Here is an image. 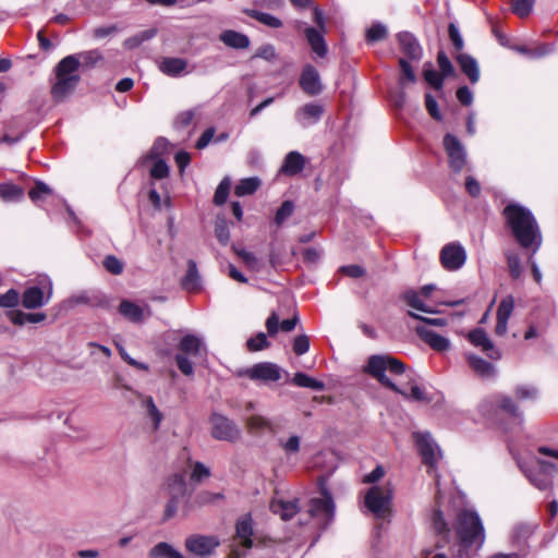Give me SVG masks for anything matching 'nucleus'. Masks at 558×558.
I'll return each instance as SVG.
<instances>
[{"mask_svg":"<svg viewBox=\"0 0 558 558\" xmlns=\"http://www.w3.org/2000/svg\"><path fill=\"white\" fill-rule=\"evenodd\" d=\"M507 226L521 247L535 254L543 242L539 226L533 214L518 204H509L504 209Z\"/></svg>","mask_w":558,"mask_h":558,"instance_id":"obj_1","label":"nucleus"},{"mask_svg":"<svg viewBox=\"0 0 558 558\" xmlns=\"http://www.w3.org/2000/svg\"><path fill=\"white\" fill-rule=\"evenodd\" d=\"M80 60L76 56H66L56 65L51 83V97L54 101H64L76 88L81 76Z\"/></svg>","mask_w":558,"mask_h":558,"instance_id":"obj_2","label":"nucleus"},{"mask_svg":"<svg viewBox=\"0 0 558 558\" xmlns=\"http://www.w3.org/2000/svg\"><path fill=\"white\" fill-rule=\"evenodd\" d=\"M405 371L404 364L387 354H377L368 357L367 364L364 367V372L371 375L373 378L378 380L384 387L400 393L404 398H409V395L400 389L393 381L386 375V372H390L392 375H401Z\"/></svg>","mask_w":558,"mask_h":558,"instance_id":"obj_3","label":"nucleus"},{"mask_svg":"<svg viewBox=\"0 0 558 558\" xmlns=\"http://www.w3.org/2000/svg\"><path fill=\"white\" fill-rule=\"evenodd\" d=\"M454 531L463 548L481 547L485 541V531L478 514L462 510L457 517Z\"/></svg>","mask_w":558,"mask_h":558,"instance_id":"obj_4","label":"nucleus"},{"mask_svg":"<svg viewBox=\"0 0 558 558\" xmlns=\"http://www.w3.org/2000/svg\"><path fill=\"white\" fill-rule=\"evenodd\" d=\"M318 488L320 497L311 499L308 512L319 525L326 527L333 520L335 502L325 478L319 480Z\"/></svg>","mask_w":558,"mask_h":558,"instance_id":"obj_5","label":"nucleus"},{"mask_svg":"<svg viewBox=\"0 0 558 558\" xmlns=\"http://www.w3.org/2000/svg\"><path fill=\"white\" fill-rule=\"evenodd\" d=\"M162 493L168 498L162 521H168L177 514L181 501L186 496V483L183 475L173 474L170 476L162 487Z\"/></svg>","mask_w":558,"mask_h":558,"instance_id":"obj_6","label":"nucleus"},{"mask_svg":"<svg viewBox=\"0 0 558 558\" xmlns=\"http://www.w3.org/2000/svg\"><path fill=\"white\" fill-rule=\"evenodd\" d=\"M391 499L392 489L389 484L375 485L365 494L364 502L376 518H384L390 508Z\"/></svg>","mask_w":558,"mask_h":558,"instance_id":"obj_7","label":"nucleus"},{"mask_svg":"<svg viewBox=\"0 0 558 558\" xmlns=\"http://www.w3.org/2000/svg\"><path fill=\"white\" fill-rule=\"evenodd\" d=\"M52 295V282L49 278L40 281V287L34 286L25 289L22 294V305L27 310H35L46 305Z\"/></svg>","mask_w":558,"mask_h":558,"instance_id":"obj_8","label":"nucleus"},{"mask_svg":"<svg viewBox=\"0 0 558 558\" xmlns=\"http://www.w3.org/2000/svg\"><path fill=\"white\" fill-rule=\"evenodd\" d=\"M209 422L211 425L210 434L215 439L233 442L240 438L239 427L227 416L213 413Z\"/></svg>","mask_w":558,"mask_h":558,"instance_id":"obj_9","label":"nucleus"},{"mask_svg":"<svg viewBox=\"0 0 558 558\" xmlns=\"http://www.w3.org/2000/svg\"><path fill=\"white\" fill-rule=\"evenodd\" d=\"M444 147L448 156L450 169L459 173L466 166V151L459 138L452 134L444 137Z\"/></svg>","mask_w":558,"mask_h":558,"instance_id":"obj_10","label":"nucleus"},{"mask_svg":"<svg viewBox=\"0 0 558 558\" xmlns=\"http://www.w3.org/2000/svg\"><path fill=\"white\" fill-rule=\"evenodd\" d=\"M281 373L282 369L277 364L271 362H260L240 372V375L246 376L256 381L271 383L278 381L281 378Z\"/></svg>","mask_w":558,"mask_h":558,"instance_id":"obj_11","label":"nucleus"},{"mask_svg":"<svg viewBox=\"0 0 558 558\" xmlns=\"http://www.w3.org/2000/svg\"><path fill=\"white\" fill-rule=\"evenodd\" d=\"M219 545V538L214 535L194 534L185 539V548L199 557L210 556Z\"/></svg>","mask_w":558,"mask_h":558,"instance_id":"obj_12","label":"nucleus"},{"mask_svg":"<svg viewBox=\"0 0 558 558\" xmlns=\"http://www.w3.org/2000/svg\"><path fill=\"white\" fill-rule=\"evenodd\" d=\"M414 438L424 464L428 465L429 468L435 466L440 452L430 435L428 433H415Z\"/></svg>","mask_w":558,"mask_h":558,"instance_id":"obj_13","label":"nucleus"},{"mask_svg":"<svg viewBox=\"0 0 558 558\" xmlns=\"http://www.w3.org/2000/svg\"><path fill=\"white\" fill-rule=\"evenodd\" d=\"M466 259L465 250L457 243H450L442 247L440 252V262L447 270H457L461 268Z\"/></svg>","mask_w":558,"mask_h":558,"instance_id":"obj_14","label":"nucleus"},{"mask_svg":"<svg viewBox=\"0 0 558 558\" xmlns=\"http://www.w3.org/2000/svg\"><path fill=\"white\" fill-rule=\"evenodd\" d=\"M301 89L308 96H316L322 93L323 84L317 70L307 64L303 68L299 78Z\"/></svg>","mask_w":558,"mask_h":558,"instance_id":"obj_15","label":"nucleus"},{"mask_svg":"<svg viewBox=\"0 0 558 558\" xmlns=\"http://www.w3.org/2000/svg\"><path fill=\"white\" fill-rule=\"evenodd\" d=\"M324 112L325 109L322 105L308 102L296 110L295 119L303 128H307L308 125L317 123Z\"/></svg>","mask_w":558,"mask_h":558,"instance_id":"obj_16","label":"nucleus"},{"mask_svg":"<svg viewBox=\"0 0 558 558\" xmlns=\"http://www.w3.org/2000/svg\"><path fill=\"white\" fill-rule=\"evenodd\" d=\"M469 341L480 348L487 356L492 360H499L500 352L494 348L493 342L488 338L487 333L482 328H476L469 332L468 335Z\"/></svg>","mask_w":558,"mask_h":558,"instance_id":"obj_17","label":"nucleus"},{"mask_svg":"<svg viewBox=\"0 0 558 558\" xmlns=\"http://www.w3.org/2000/svg\"><path fill=\"white\" fill-rule=\"evenodd\" d=\"M514 308V299L512 295L505 296L498 306L497 310V324L495 327V332L498 336H505L508 330V320L512 315Z\"/></svg>","mask_w":558,"mask_h":558,"instance_id":"obj_18","label":"nucleus"},{"mask_svg":"<svg viewBox=\"0 0 558 558\" xmlns=\"http://www.w3.org/2000/svg\"><path fill=\"white\" fill-rule=\"evenodd\" d=\"M415 331L435 351L444 352L450 348V341L446 337L436 333L425 325L417 326Z\"/></svg>","mask_w":558,"mask_h":558,"instance_id":"obj_19","label":"nucleus"},{"mask_svg":"<svg viewBox=\"0 0 558 558\" xmlns=\"http://www.w3.org/2000/svg\"><path fill=\"white\" fill-rule=\"evenodd\" d=\"M398 41L401 51L411 60H420L422 57V48L417 39L409 32L398 34Z\"/></svg>","mask_w":558,"mask_h":558,"instance_id":"obj_20","label":"nucleus"},{"mask_svg":"<svg viewBox=\"0 0 558 558\" xmlns=\"http://www.w3.org/2000/svg\"><path fill=\"white\" fill-rule=\"evenodd\" d=\"M69 302L72 305H87L90 307H102L106 305L105 296L96 291H82L72 295Z\"/></svg>","mask_w":558,"mask_h":558,"instance_id":"obj_21","label":"nucleus"},{"mask_svg":"<svg viewBox=\"0 0 558 558\" xmlns=\"http://www.w3.org/2000/svg\"><path fill=\"white\" fill-rule=\"evenodd\" d=\"M298 322L299 317L298 315H294L293 317L284 319L281 323H279V316L277 315V313L272 312L266 319V328L269 336H275L279 329H281L284 332L292 331L295 328Z\"/></svg>","mask_w":558,"mask_h":558,"instance_id":"obj_22","label":"nucleus"},{"mask_svg":"<svg viewBox=\"0 0 558 558\" xmlns=\"http://www.w3.org/2000/svg\"><path fill=\"white\" fill-rule=\"evenodd\" d=\"M539 472L530 476V481L538 489H546L551 486L550 473L555 470V465L550 462L538 460Z\"/></svg>","mask_w":558,"mask_h":558,"instance_id":"obj_23","label":"nucleus"},{"mask_svg":"<svg viewBox=\"0 0 558 558\" xmlns=\"http://www.w3.org/2000/svg\"><path fill=\"white\" fill-rule=\"evenodd\" d=\"M247 432L252 435L275 434L276 426L272 422L260 415H252L246 420Z\"/></svg>","mask_w":558,"mask_h":558,"instance_id":"obj_24","label":"nucleus"},{"mask_svg":"<svg viewBox=\"0 0 558 558\" xmlns=\"http://www.w3.org/2000/svg\"><path fill=\"white\" fill-rule=\"evenodd\" d=\"M270 509L275 514L280 515L282 520H290L294 514L298 513L300 507L298 500H282L276 499L270 504Z\"/></svg>","mask_w":558,"mask_h":558,"instance_id":"obj_25","label":"nucleus"},{"mask_svg":"<svg viewBox=\"0 0 558 558\" xmlns=\"http://www.w3.org/2000/svg\"><path fill=\"white\" fill-rule=\"evenodd\" d=\"M202 340L194 335L184 336L179 343L180 354H184L191 357H197L202 355L203 350Z\"/></svg>","mask_w":558,"mask_h":558,"instance_id":"obj_26","label":"nucleus"},{"mask_svg":"<svg viewBox=\"0 0 558 558\" xmlns=\"http://www.w3.org/2000/svg\"><path fill=\"white\" fill-rule=\"evenodd\" d=\"M305 166V158L298 151H290L281 167V172L287 175H295L300 173Z\"/></svg>","mask_w":558,"mask_h":558,"instance_id":"obj_27","label":"nucleus"},{"mask_svg":"<svg viewBox=\"0 0 558 558\" xmlns=\"http://www.w3.org/2000/svg\"><path fill=\"white\" fill-rule=\"evenodd\" d=\"M119 313L132 323H142L145 319V310L129 300L121 301Z\"/></svg>","mask_w":558,"mask_h":558,"instance_id":"obj_28","label":"nucleus"},{"mask_svg":"<svg viewBox=\"0 0 558 558\" xmlns=\"http://www.w3.org/2000/svg\"><path fill=\"white\" fill-rule=\"evenodd\" d=\"M253 535V525L250 517H244L236 522L235 536L239 539L240 544L250 548L253 544L252 541Z\"/></svg>","mask_w":558,"mask_h":558,"instance_id":"obj_29","label":"nucleus"},{"mask_svg":"<svg viewBox=\"0 0 558 558\" xmlns=\"http://www.w3.org/2000/svg\"><path fill=\"white\" fill-rule=\"evenodd\" d=\"M182 288L189 292H195L201 287V278L196 263L192 259L187 262V270L181 280Z\"/></svg>","mask_w":558,"mask_h":558,"instance_id":"obj_30","label":"nucleus"},{"mask_svg":"<svg viewBox=\"0 0 558 558\" xmlns=\"http://www.w3.org/2000/svg\"><path fill=\"white\" fill-rule=\"evenodd\" d=\"M220 40L228 47L245 49L250 46V38L235 31H225L220 34Z\"/></svg>","mask_w":558,"mask_h":558,"instance_id":"obj_31","label":"nucleus"},{"mask_svg":"<svg viewBox=\"0 0 558 558\" xmlns=\"http://www.w3.org/2000/svg\"><path fill=\"white\" fill-rule=\"evenodd\" d=\"M305 37H306L312 50L318 57L326 56V53H327L326 41L319 31H317L314 27H307L305 29Z\"/></svg>","mask_w":558,"mask_h":558,"instance_id":"obj_32","label":"nucleus"},{"mask_svg":"<svg viewBox=\"0 0 558 558\" xmlns=\"http://www.w3.org/2000/svg\"><path fill=\"white\" fill-rule=\"evenodd\" d=\"M462 72L469 77L471 83H476L480 78L477 62L469 54L461 53L457 58Z\"/></svg>","mask_w":558,"mask_h":558,"instance_id":"obj_33","label":"nucleus"},{"mask_svg":"<svg viewBox=\"0 0 558 558\" xmlns=\"http://www.w3.org/2000/svg\"><path fill=\"white\" fill-rule=\"evenodd\" d=\"M468 362L471 368L481 377L493 378L496 375L495 366L476 355H469Z\"/></svg>","mask_w":558,"mask_h":558,"instance_id":"obj_34","label":"nucleus"},{"mask_svg":"<svg viewBox=\"0 0 558 558\" xmlns=\"http://www.w3.org/2000/svg\"><path fill=\"white\" fill-rule=\"evenodd\" d=\"M142 407L145 410L146 416L150 420L153 429L157 430L163 418L162 413L158 410L155 404L153 397H145L142 401Z\"/></svg>","mask_w":558,"mask_h":558,"instance_id":"obj_35","label":"nucleus"},{"mask_svg":"<svg viewBox=\"0 0 558 558\" xmlns=\"http://www.w3.org/2000/svg\"><path fill=\"white\" fill-rule=\"evenodd\" d=\"M495 402L499 409L507 412L511 417L518 421L519 424L523 422V414L519 411L514 401L507 396H496Z\"/></svg>","mask_w":558,"mask_h":558,"instance_id":"obj_36","label":"nucleus"},{"mask_svg":"<svg viewBox=\"0 0 558 558\" xmlns=\"http://www.w3.org/2000/svg\"><path fill=\"white\" fill-rule=\"evenodd\" d=\"M149 558H184L183 555L166 542H160L150 548Z\"/></svg>","mask_w":558,"mask_h":558,"instance_id":"obj_37","label":"nucleus"},{"mask_svg":"<svg viewBox=\"0 0 558 558\" xmlns=\"http://www.w3.org/2000/svg\"><path fill=\"white\" fill-rule=\"evenodd\" d=\"M186 61L180 58H165L160 70L170 76H179L186 68Z\"/></svg>","mask_w":558,"mask_h":558,"instance_id":"obj_38","label":"nucleus"},{"mask_svg":"<svg viewBox=\"0 0 558 558\" xmlns=\"http://www.w3.org/2000/svg\"><path fill=\"white\" fill-rule=\"evenodd\" d=\"M260 186V180L257 177L246 178L239 181L235 185L234 194L239 197L252 195Z\"/></svg>","mask_w":558,"mask_h":558,"instance_id":"obj_39","label":"nucleus"},{"mask_svg":"<svg viewBox=\"0 0 558 558\" xmlns=\"http://www.w3.org/2000/svg\"><path fill=\"white\" fill-rule=\"evenodd\" d=\"M292 384L298 387L311 388L316 391H320L325 388V385L323 381L312 378L302 372L294 374V376L292 378Z\"/></svg>","mask_w":558,"mask_h":558,"instance_id":"obj_40","label":"nucleus"},{"mask_svg":"<svg viewBox=\"0 0 558 558\" xmlns=\"http://www.w3.org/2000/svg\"><path fill=\"white\" fill-rule=\"evenodd\" d=\"M24 191L22 187L12 184L3 183L0 184V198L4 202H15L23 197Z\"/></svg>","mask_w":558,"mask_h":558,"instance_id":"obj_41","label":"nucleus"},{"mask_svg":"<svg viewBox=\"0 0 558 558\" xmlns=\"http://www.w3.org/2000/svg\"><path fill=\"white\" fill-rule=\"evenodd\" d=\"M280 448L284 451L286 456L290 457L299 453L301 448V438L298 435H291L288 438H278Z\"/></svg>","mask_w":558,"mask_h":558,"instance_id":"obj_42","label":"nucleus"},{"mask_svg":"<svg viewBox=\"0 0 558 558\" xmlns=\"http://www.w3.org/2000/svg\"><path fill=\"white\" fill-rule=\"evenodd\" d=\"M403 300L407 302L409 306L414 310L424 312V313H433V311L425 305V303L421 299V294L414 290H409L403 294Z\"/></svg>","mask_w":558,"mask_h":558,"instance_id":"obj_43","label":"nucleus"},{"mask_svg":"<svg viewBox=\"0 0 558 558\" xmlns=\"http://www.w3.org/2000/svg\"><path fill=\"white\" fill-rule=\"evenodd\" d=\"M387 34H388V31L384 24L374 23L366 31V41L372 44L375 41L383 40L387 37Z\"/></svg>","mask_w":558,"mask_h":558,"instance_id":"obj_44","label":"nucleus"},{"mask_svg":"<svg viewBox=\"0 0 558 558\" xmlns=\"http://www.w3.org/2000/svg\"><path fill=\"white\" fill-rule=\"evenodd\" d=\"M51 193L52 191L47 184L44 182H36L35 186L28 192V196L34 203H38L51 195Z\"/></svg>","mask_w":558,"mask_h":558,"instance_id":"obj_45","label":"nucleus"},{"mask_svg":"<svg viewBox=\"0 0 558 558\" xmlns=\"http://www.w3.org/2000/svg\"><path fill=\"white\" fill-rule=\"evenodd\" d=\"M507 257V264L509 268L510 276L513 279H518L522 275V267H521V260L517 253L508 252L506 254Z\"/></svg>","mask_w":558,"mask_h":558,"instance_id":"obj_46","label":"nucleus"},{"mask_svg":"<svg viewBox=\"0 0 558 558\" xmlns=\"http://www.w3.org/2000/svg\"><path fill=\"white\" fill-rule=\"evenodd\" d=\"M423 74H424L425 81L430 86H433L436 89H440L442 87L444 76L441 74H439L438 72H436L429 63L426 64Z\"/></svg>","mask_w":558,"mask_h":558,"instance_id":"obj_47","label":"nucleus"},{"mask_svg":"<svg viewBox=\"0 0 558 558\" xmlns=\"http://www.w3.org/2000/svg\"><path fill=\"white\" fill-rule=\"evenodd\" d=\"M535 0H512V12L520 17L527 16L533 7Z\"/></svg>","mask_w":558,"mask_h":558,"instance_id":"obj_48","label":"nucleus"},{"mask_svg":"<svg viewBox=\"0 0 558 558\" xmlns=\"http://www.w3.org/2000/svg\"><path fill=\"white\" fill-rule=\"evenodd\" d=\"M75 56L80 60V65L83 64L88 68L94 66L98 61L102 59L100 51L97 49L84 51Z\"/></svg>","mask_w":558,"mask_h":558,"instance_id":"obj_49","label":"nucleus"},{"mask_svg":"<svg viewBox=\"0 0 558 558\" xmlns=\"http://www.w3.org/2000/svg\"><path fill=\"white\" fill-rule=\"evenodd\" d=\"M246 345L250 351L255 352L269 348L270 342L264 332H258L255 337L247 340Z\"/></svg>","mask_w":558,"mask_h":558,"instance_id":"obj_50","label":"nucleus"},{"mask_svg":"<svg viewBox=\"0 0 558 558\" xmlns=\"http://www.w3.org/2000/svg\"><path fill=\"white\" fill-rule=\"evenodd\" d=\"M294 211V204L291 201H284L281 206L278 208L275 222L278 226H281Z\"/></svg>","mask_w":558,"mask_h":558,"instance_id":"obj_51","label":"nucleus"},{"mask_svg":"<svg viewBox=\"0 0 558 558\" xmlns=\"http://www.w3.org/2000/svg\"><path fill=\"white\" fill-rule=\"evenodd\" d=\"M230 186H231V183H230V180L228 178H225L218 185L216 192H215V195H214V203L216 205H222L226 203L227 198H228V195H229V191H230Z\"/></svg>","mask_w":558,"mask_h":558,"instance_id":"obj_52","label":"nucleus"},{"mask_svg":"<svg viewBox=\"0 0 558 558\" xmlns=\"http://www.w3.org/2000/svg\"><path fill=\"white\" fill-rule=\"evenodd\" d=\"M106 270L112 275H120L123 271V263L117 258L114 255H108L105 257L102 262Z\"/></svg>","mask_w":558,"mask_h":558,"instance_id":"obj_53","label":"nucleus"},{"mask_svg":"<svg viewBox=\"0 0 558 558\" xmlns=\"http://www.w3.org/2000/svg\"><path fill=\"white\" fill-rule=\"evenodd\" d=\"M252 16L256 21L263 23L264 25L272 27V28H279L282 26V22L278 17H276L269 13L255 11Z\"/></svg>","mask_w":558,"mask_h":558,"instance_id":"obj_54","label":"nucleus"},{"mask_svg":"<svg viewBox=\"0 0 558 558\" xmlns=\"http://www.w3.org/2000/svg\"><path fill=\"white\" fill-rule=\"evenodd\" d=\"M20 302V293L15 289H10L4 294H0V307H15Z\"/></svg>","mask_w":558,"mask_h":558,"instance_id":"obj_55","label":"nucleus"},{"mask_svg":"<svg viewBox=\"0 0 558 558\" xmlns=\"http://www.w3.org/2000/svg\"><path fill=\"white\" fill-rule=\"evenodd\" d=\"M168 147H169V142L166 138H163V137L157 138L155 141L153 147L150 148L147 158L157 159L159 156H161L162 154H165L168 150Z\"/></svg>","mask_w":558,"mask_h":558,"instance_id":"obj_56","label":"nucleus"},{"mask_svg":"<svg viewBox=\"0 0 558 558\" xmlns=\"http://www.w3.org/2000/svg\"><path fill=\"white\" fill-rule=\"evenodd\" d=\"M432 522L435 531L438 534L448 533V524L444 518L442 512L439 509H435L432 515Z\"/></svg>","mask_w":558,"mask_h":558,"instance_id":"obj_57","label":"nucleus"},{"mask_svg":"<svg viewBox=\"0 0 558 558\" xmlns=\"http://www.w3.org/2000/svg\"><path fill=\"white\" fill-rule=\"evenodd\" d=\"M515 396L520 400H534L537 397V390L533 386L520 385L515 388Z\"/></svg>","mask_w":558,"mask_h":558,"instance_id":"obj_58","label":"nucleus"},{"mask_svg":"<svg viewBox=\"0 0 558 558\" xmlns=\"http://www.w3.org/2000/svg\"><path fill=\"white\" fill-rule=\"evenodd\" d=\"M169 174V167L162 159H157L150 169V175L154 179H163Z\"/></svg>","mask_w":558,"mask_h":558,"instance_id":"obj_59","label":"nucleus"},{"mask_svg":"<svg viewBox=\"0 0 558 558\" xmlns=\"http://www.w3.org/2000/svg\"><path fill=\"white\" fill-rule=\"evenodd\" d=\"M223 495L220 493H210L207 490L201 492L195 497V502L199 506L213 504L218 499H222Z\"/></svg>","mask_w":558,"mask_h":558,"instance_id":"obj_60","label":"nucleus"},{"mask_svg":"<svg viewBox=\"0 0 558 558\" xmlns=\"http://www.w3.org/2000/svg\"><path fill=\"white\" fill-rule=\"evenodd\" d=\"M399 65L401 68V73H402L401 78H400L401 84H403L404 81L414 83L416 81V77H415V74H414L413 69L410 65V63L407 60H404L403 58H401L399 60Z\"/></svg>","mask_w":558,"mask_h":558,"instance_id":"obj_61","label":"nucleus"},{"mask_svg":"<svg viewBox=\"0 0 558 558\" xmlns=\"http://www.w3.org/2000/svg\"><path fill=\"white\" fill-rule=\"evenodd\" d=\"M310 349V339L306 335L295 337L293 341V351L296 355L305 354Z\"/></svg>","mask_w":558,"mask_h":558,"instance_id":"obj_62","label":"nucleus"},{"mask_svg":"<svg viewBox=\"0 0 558 558\" xmlns=\"http://www.w3.org/2000/svg\"><path fill=\"white\" fill-rule=\"evenodd\" d=\"M425 106L433 119L437 121H440L442 119V116L438 109L437 101L430 94L425 95Z\"/></svg>","mask_w":558,"mask_h":558,"instance_id":"obj_63","label":"nucleus"},{"mask_svg":"<svg viewBox=\"0 0 558 558\" xmlns=\"http://www.w3.org/2000/svg\"><path fill=\"white\" fill-rule=\"evenodd\" d=\"M175 362H177V365L179 367V369L186 376H191L193 375V365H192V362L190 361L189 356L187 355H184V354H177L175 355Z\"/></svg>","mask_w":558,"mask_h":558,"instance_id":"obj_64","label":"nucleus"}]
</instances>
